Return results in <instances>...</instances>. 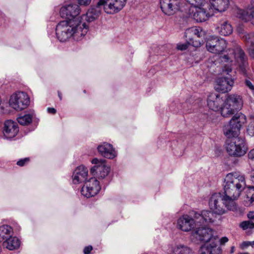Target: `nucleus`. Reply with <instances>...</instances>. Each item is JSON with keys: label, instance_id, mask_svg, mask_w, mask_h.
Returning <instances> with one entry per match:
<instances>
[{"label": "nucleus", "instance_id": "obj_1", "mask_svg": "<svg viewBox=\"0 0 254 254\" xmlns=\"http://www.w3.org/2000/svg\"><path fill=\"white\" fill-rule=\"evenodd\" d=\"M246 122L245 115L237 113L229 121V124L224 127V134L228 138L225 142V148L231 156L241 157L247 151L245 139L238 137L240 129Z\"/></svg>", "mask_w": 254, "mask_h": 254}, {"label": "nucleus", "instance_id": "obj_2", "mask_svg": "<svg viewBox=\"0 0 254 254\" xmlns=\"http://www.w3.org/2000/svg\"><path fill=\"white\" fill-rule=\"evenodd\" d=\"M210 210H204L200 212H193L194 218L200 219L206 224L213 223L218 217L225 214L228 210L237 209L235 201L226 198L221 192L213 193L209 200ZM198 221V220H197Z\"/></svg>", "mask_w": 254, "mask_h": 254}, {"label": "nucleus", "instance_id": "obj_3", "mask_svg": "<svg viewBox=\"0 0 254 254\" xmlns=\"http://www.w3.org/2000/svg\"><path fill=\"white\" fill-rule=\"evenodd\" d=\"M89 26L83 21L76 19L61 21L55 29L56 36L61 42H65L71 39L81 40L87 34Z\"/></svg>", "mask_w": 254, "mask_h": 254}, {"label": "nucleus", "instance_id": "obj_4", "mask_svg": "<svg viewBox=\"0 0 254 254\" xmlns=\"http://www.w3.org/2000/svg\"><path fill=\"white\" fill-rule=\"evenodd\" d=\"M125 5L126 0H98L95 5L91 6L86 14L80 16V19L85 23L91 22L99 16L102 8L106 13L113 14L119 12Z\"/></svg>", "mask_w": 254, "mask_h": 254}, {"label": "nucleus", "instance_id": "obj_5", "mask_svg": "<svg viewBox=\"0 0 254 254\" xmlns=\"http://www.w3.org/2000/svg\"><path fill=\"white\" fill-rule=\"evenodd\" d=\"M246 187L245 178L239 173H231L224 179V192H221L226 198L235 201Z\"/></svg>", "mask_w": 254, "mask_h": 254}, {"label": "nucleus", "instance_id": "obj_6", "mask_svg": "<svg viewBox=\"0 0 254 254\" xmlns=\"http://www.w3.org/2000/svg\"><path fill=\"white\" fill-rule=\"evenodd\" d=\"M176 2V15L180 16L185 19L188 17L193 18L198 22H202L207 20L213 15V12L209 8V11L203 8L199 7L202 5H190L185 2Z\"/></svg>", "mask_w": 254, "mask_h": 254}, {"label": "nucleus", "instance_id": "obj_7", "mask_svg": "<svg viewBox=\"0 0 254 254\" xmlns=\"http://www.w3.org/2000/svg\"><path fill=\"white\" fill-rule=\"evenodd\" d=\"M241 97L237 94H230L226 98L221 110L222 116L227 118L240 110L243 106Z\"/></svg>", "mask_w": 254, "mask_h": 254}, {"label": "nucleus", "instance_id": "obj_8", "mask_svg": "<svg viewBox=\"0 0 254 254\" xmlns=\"http://www.w3.org/2000/svg\"><path fill=\"white\" fill-rule=\"evenodd\" d=\"M223 72L226 74V76L217 79L215 88L219 92L225 93L230 91L233 86L234 78L232 74L234 72H232L231 67L226 66L224 67Z\"/></svg>", "mask_w": 254, "mask_h": 254}, {"label": "nucleus", "instance_id": "obj_9", "mask_svg": "<svg viewBox=\"0 0 254 254\" xmlns=\"http://www.w3.org/2000/svg\"><path fill=\"white\" fill-rule=\"evenodd\" d=\"M193 212L196 211L193 210L191 211L190 214L193 218L186 215L183 216L178 219V227L180 229L183 231L188 232L194 227L206 224L205 221L201 220L200 219H198V221H197V220L193 216Z\"/></svg>", "mask_w": 254, "mask_h": 254}, {"label": "nucleus", "instance_id": "obj_10", "mask_svg": "<svg viewBox=\"0 0 254 254\" xmlns=\"http://www.w3.org/2000/svg\"><path fill=\"white\" fill-rule=\"evenodd\" d=\"M30 103V99L26 93L17 92L12 94L9 100V105L16 111L26 108Z\"/></svg>", "mask_w": 254, "mask_h": 254}, {"label": "nucleus", "instance_id": "obj_11", "mask_svg": "<svg viewBox=\"0 0 254 254\" xmlns=\"http://www.w3.org/2000/svg\"><path fill=\"white\" fill-rule=\"evenodd\" d=\"M91 162L94 164L90 169V172L92 175H95L98 179H104L108 175L110 167L106 165L105 159L95 158L92 159Z\"/></svg>", "mask_w": 254, "mask_h": 254}, {"label": "nucleus", "instance_id": "obj_12", "mask_svg": "<svg viewBox=\"0 0 254 254\" xmlns=\"http://www.w3.org/2000/svg\"><path fill=\"white\" fill-rule=\"evenodd\" d=\"M227 47V43L223 38L212 36L208 38L206 43V48L210 53L219 54L223 52Z\"/></svg>", "mask_w": 254, "mask_h": 254}, {"label": "nucleus", "instance_id": "obj_13", "mask_svg": "<svg viewBox=\"0 0 254 254\" xmlns=\"http://www.w3.org/2000/svg\"><path fill=\"white\" fill-rule=\"evenodd\" d=\"M99 182L95 177L91 178L85 182L81 189V193L84 196L89 198L96 195L101 190Z\"/></svg>", "mask_w": 254, "mask_h": 254}, {"label": "nucleus", "instance_id": "obj_14", "mask_svg": "<svg viewBox=\"0 0 254 254\" xmlns=\"http://www.w3.org/2000/svg\"><path fill=\"white\" fill-rule=\"evenodd\" d=\"M204 32L200 27H192L188 28L185 32L186 41L190 45L197 47L200 46V43L196 38L203 36Z\"/></svg>", "mask_w": 254, "mask_h": 254}, {"label": "nucleus", "instance_id": "obj_15", "mask_svg": "<svg viewBox=\"0 0 254 254\" xmlns=\"http://www.w3.org/2000/svg\"><path fill=\"white\" fill-rule=\"evenodd\" d=\"M80 12L79 6L76 4H69L62 7L60 14L62 17L66 20L76 19L81 21L80 17H77Z\"/></svg>", "mask_w": 254, "mask_h": 254}, {"label": "nucleus", "instance_id": "obj_16", "mask_svg": "<svg viewBox=\"0 0 254 254\" xmlns=\"http://www.w3.org/2000/svg\"><path fill=\"white\" fill-rule=\"evenodd\" d=\"M18 124L12 120H7L4 122L2 127L3 137L4 139L11 140L19 132Z\"/></svg>", "mask_w": 254, "mask_h": 254}, {"label": "nucleus", "instance_id": "obj_17", "mask_svg": "<svg viewBox=\"0 0 254 254\" xmlns=\"http://www.w3.org/2000/svg\"><path fill=\"white\" fill-rule=\"evenodd\" d=\"M200 226L196 227L193 235L195 238L201 242H208L212 239L216 240L215 238L213 237L212 229L205 227H199Z\"/></svg>", "mask_w": 254, "mask_h": 254}, {"label": "nucleus", "instance_id": "obj_18", "mask_svg": "<svg viewBox=\"0 0 254 254\" xmlns=\"http://www.w3.org/2000/svg\"><path fill=\"white\" fill-rule=\"evenodd\" d=\"M99 153L103 157L113 159L117 156V152L113 145L106 142L100 144L97 147Z\"/></svg>", "mask_w": 254, "mask_h": 254}, {"label": "nucleus", "instance_id": "obj_19", "mask_svg": "<svg viewBox=\"0 0 254 254\" xmlns=\"http://www.w3.org/2000/svg\"><path fill=\"white\" fill-rule=\"evenodd\" d=\"M88 172L87 168L83 165L76 167L72 173V183L74 184L85 183L87 181Z\"/></svg>", "mask_w": 254, "mask_h": 254}, {"label": "nucleus", "instance_id": "obj_20", "mask_svg": "<svg viewBox=\"0 0 254 254\" xmlns=\"http://www.w3.org/2000/svg\"><path fill=\"white\" fill-rule=\"evenodd\" d=\"M207 106L208 108L214 111L221 110L222 105L224 102L220 95L216 93L210 94L207 98Z\"/></svg>", "mask_w": 254, "mask_h": 254}, {"label": "nucleus", "instance_id": "obj_21", "mask_svg": "<svg viewBox=\"0 0 254 254\" xmlns=\"http://www.w3.org/2000/svg\"><path fill=\"white\" fill-rule=\"evenodd\" d=\"M237 16L242 20L247 22L250 21L254 25V7L248 6L246 9H237Z\"/></svg>", "mask_w": 254, "mask_h": 254}, {"label": "nucleus", "instance_id": "obj_22", "mask_svg": "<svg viewBox=\"0 0 254 254\" xmlns=\"http://www.w3.org/2000/svg\"><path fill=\"white\" fill-rule=\"evenodd\" d=\"M220 247L217 246L216 240H212L211 243L202 245L199 250V254H219Z\"/></svg>", "mask_w": 254, "mask_h": 254}, {"label": "nucleus", "instance_id": "obj_23", "mask_svg": "<svg viewBox=\"0 0 254 254\" xmlns=\"http://www.w3.org/2000/svg\"><path fill=\"white\" fill-rule=\"evenodd\" d=\"M17 121L18 123L22 126H28L31 124L32 127L29 130L32 131L34 130L38 124V120L33 119V116L30 114H25L17 118Z\"/></svg>", "mask_w": 254, "mask_h": 254}, {"label": "nucleus", "instance_id": "obj_24", "mask_svg": "<svg viewBox=\"0 0 254 254\" xmlns=\"http://www.w3.org/2000/svg\"><path fill=\"white\" fill-rule=\"evenodd\" d=\"M233 54L240 67L242 69L244 68L247 64V58L244 52L240 47H237L234 49Z\"/></svg>", "mask_w": 254, "mask_h": 254}, {"label": "nucleus", "instance_id": "obj_25", "mask_svg": "<svg viewBox=\"0 0 254 254\" xmlns=\"http://www.w3.org/2000/svg\"><path fill=\"white\" fill-rule=\"evenodd\" d=\"M20 243V240L18 237L11 235L9 238L3 242V246L8 250L13 251L19 248Z\"/></svg>", "mask_w": 254, "mask_h": 254}, {"label": "nucleus", "instance_id": "obj_26", "mask_svg": "<svg viewBox=\"0 0 254 254\" xmlns=\"http://www.w3.org/2000/svg\"><path fill=\"white\" fill-rule=\"evenodd\" d=\"M174 2L175 0H160V7L164 14L172 15L175 13Z\"/></svg>", "mask_w": 254, "mask_h": 254}, {"label": "nucleus", "instance_id": "obj_27", "mask_svg": "<svg viewBox=\"0 0 254 254\" xmlns=\"http://www.w3.org/2000/svg\"><path fill=\"white\" fill-rule=\"evenodd\" d=\"M217 32L221 35L228 36L232 33V25L227 21L220 22L216 28Z\"/></svg>", "mask_w": 254, "mask_h": 254}, {"label": "nucleus", "instance_id": "obj_28", "mask_svg": "<svg viewBox=\"0 0 254 254\" xmlns=\"http://www.w3.org/2000/svg\"><path fill=\"white\" fill-rule=\"evenodd\" d=\"M171 45L170 44H167L165 45L162 46H155L152 47V50L153 51V54L155 55H160V56H166L165 53L168 54H172L173 51H171ZM151 52L150 54H152Z\"/></svg>", "mask_w": 254, "mask_h": 254}, {"label": "nucleus", "instance_id": "obj_29", "mask_svg": "<svg viewBox=\"0 0 254 254\" xmlns=\"http://www.w3.org/2000/svg\"><path fill=\"white\" fill-rule=\"evenodd\" d=\"M248 46V50L250 57L254 58V33H248L243 36Z\"/></svg>", "mask_w": 254, "mask_h": 254}, {"label": "nucleus", "instance_id": "obj_30", "mask_svg": "<svg viewBox=\"0 0 254 254\" xmlns=\"http://www.w3.org/2000/svg\"><path fill=\"white\" fill-rule=\"evenodd\" d=\"M229 3V0H218L212 11L213 13L214 10L220 12L224 11L228 8Z\"/></svg>", "mask_w": 254, "mask_h": 254}, {"label": "nucleus", "instance_id": "obj_31", "mask_svg": "<svg viewBox=\"0 0 254 254\" xmlns=\"http://www.w3.org/2000/svg\"><path fill=\"white\" fill-rule=\"evenodd\" d=\"M191 250L187 246L180 245L176 247V254H191Z\"/></svg>", "mask_w": 254, "mask_h": 254}, {"label": "nucleus", "instance_id": "obj_32", "mask_svg": "<svg viewBox=\"0 0 254 254\" xmlns=\"http://www.w3.org/2000/svg\"><path fill=\"white\" fill-rule=\"evenodd\" d=\"M240 226L244 229H253L254 228V223L250 221H245L242 222Z\"/></svg>", "mask_w": 254, "mask_h": 254}, {"label": "nucleus", "instance_id": "obj_33", "mask_svg": "<svg viewBox=\"0 0 254 254\" xmlns=\"http://www.w3.org/2000/svg\"><path fill=\"white\" fill-rule=\"evenodd\" d=\"M220 61L222 63H230L232 62V56L229 55H221L219 57Z\"/></svg>", "mask_w": 254, "mask_h": 254}, {"label": "nucleus", "instance_id": "obj_34", "mask_svg": "<svg viewBox=\"0 0 254 254\" xmlns=\"http://www.w3.org/2000/svg\"><path fill=\"white\" fill-rule=\"evenodd\" d=\"M190 5H203L204 0H185Z\"/></svg>", "mask_w": 254, "mask_h": 254}, {"label": "nucleus", "instance_id": "obj_35", "mask_svg": "<svg viewBox=\"0 0 254 254\" xmlns=\"http://www.w3.org/2000/svg\"><path fill=\"white\" fill-rule=\"evenodd\" d=\"M249 246L254 248V241H245L241 244V248L244 250Z\"/></svg>", "mask_w": 254, "mask_h": 254}, {"label": "nucleus", "instance_id": "obj_36", "mask_svg": "<svg viewBox=\"0 0 254 254\" xmlns=\"http://www.w3.org/2000/svg\"><path fill=\"white\" fill-rule=\"evenodd\" d=\"M29 160L30 159L28 157L21 159L17 162L16 164L19 166L22 167L27 164L29 162Z\"/></svg>", "mask_w": 254, "mask_h": 254}, {"label": "nucleus", "instance_id": "obj_37", "mask_svg": "<svg viewBox=\"0 0 254 254\" xmlns=\"http://www.w3.org/2000/svg\"><path fill=\"white\" fill-rule=\"evenodd\" d=\"M247 132L250 136L254 135V126L253 124H250L248 126Z\"/></svg>", "mask_w": 254, "mask_h": 254}, {"label": "nucleus", "instance_id": "obj_38", "mask_svg": "<svg viewBox=\"0 0 254 254\" xmlns=\"http://www.w3.org/2000/svg\"><path fill=\"white\" fill-rule=\"evenodd\" d=\"M189 45H190L186 41L185 43L178 44L177 49L181 51L185 50L188 48Z\"/></svg>", "mask_w": 254, "mask_h": 254}, {"label": "nucleus", "instance_id": "obj_39", "mask_svg": "<svg viewBox=\"0 0 254 254\" xmlns=\"http://www.w3.org/2000/svg\"><path fill=\"white\" fill-rule=\"evenodd\" d=\"M166 136H167V135H165V136L163 135H160L158 137V140H157V143L158 147H161L162 143H163V142L167 141L166 140Z\"/></svg>", "mask_w": 254, "mask_h": 254}, {"label": "nucleus", "instance_id": "obj_40", "mask_svg": "<svg viewBox=\"0 0 254 254\" xmlns=\"http://www.w3.org/2000/svg\"><path fill=\"white\" fill-rule=\"evenodd\" d=\"M91 0H78V3L80 5L85 6L88 5L90 3Z\"/></svg>", "mask_w": 254, "mask_h": 254}, {"label": "nucleus", "instance_id": "obj_41", "mask_svg": "<svg viewBox=\"0 0 254 254\" xmlns=\"http://www.w3.org/2000/svg\"><path fill=\"white\" fill-rule=\"evenodd\" d=\"M169 103L168 104V110L171 112H174L175 110V106L174 104V100H172L169 101Z\"/></svg>", "mask_w": 254, "mask_h": 254}, {"label": "nucleus", "instance_id": "obj_42", "mask_svg": "<svg viewBox=\"0 0 254 254\" xmlns=\"http://www.w3.org/2000/svg\"><path fill=\"white\" fill-rule=\"evenodd\" d=\"M93 248L91 246L85 247L83 250L84 254H90Z\"/></svg>", "mask_w": 254, "mask_h": 254}, {"label": "nucleus", "instance_id": "obj_43", "mask_svg": "<svg viewBox=\"0 0 254 254\" xmlns=\"http://www.w3.org/2000/svg\"><path fill=\"white\" fill-rule=\"evenodd\" d=\"M13 228V231L15 230V231H19L20 230V226L16 222H14L12 224V226H11Z\"/></svg>", "mask_w": 254, "mask_h": 254}, {"label": "nucleus", "instance_id": "obj_44", "mask_svg": "<svg viewBox=\"0 0 254 254\" xmlns=\"http://www.w3.org/2000/svg\"><path fill=\"white\" fill-rule=\"evenodd\" d=\"M210 4L209 9L211 10L213 9V7L216 5V3L218 1V0H209Z\"/></svg>", "mask_w": 254, "mask_h": 254}, {"label": "nucleus", "instance_id": "obj_45", "mask_svg": "<svg viewBox=\"0 0 254 254\" xmlns=\"http://www.w3.org/2000/svg\"><path fill=\"white\" fill-rule=\"evenodd\" d=\"M245 84L251 90L254 87V85L249 80L246 79L245 80Z\"/></svg>", "mask_w": 254, "mask_h": 254}, {"label": "nucleus", "instance_id": "obj_46", "mask_svg": "<svg viewBox=\"0 0 254 254\" xmlns=\"http://www.w3.org/2000/svg\"><path fill=\"white\" fill-rule=\"evenodd\" d=\"M228 241V238L226 237H223L220 239L219 240V242L220 245H224Z\"/></svg>", "mask_w": 254, "mask_h": 254}, {"label": "nucleus", "instance_id": "obj_47", "mask_svg": "<svg viewBox=\"0 0 254 254\" xmlns=\"http://www.w3.org/2000/svg\"><path fill=\"white\" fill-rule=\"evenodd\" d=\"M248 157L251 160L254 159V148L252 149L248 153Z\"/></svg>", "mask_w": 254, "mask_h": 254}, {"label": "nucleus", "instance_id": "obj_48", "mask_svg": "<svg viewBox=\"0 0 254 254\" xmlns=\"http://www.w3.org/2000/svg\"><path fill=\"white\" fill-rule=\"evenodd\" d=\"M47 111L49 113L52 114H55L57 112V110L55 108L51 107L47 108Z\"/></svg>", "mask_w": 254, "mask_h": 254}, {"label": "nucleus", "instance_id": "obj_49", "mask_svg": "<svg viewBox=\"0 0 254 254\" xmlns=\"http://www.w3.org/2000/svg\"><path fill=\"white\" fill-rule=\"evenodd\" d=\"M247 216H248V217L250 219L254 220V211H251V212H249Z\"/></svg>", "mask_w": 254, "mask_h": 254}, {"label": "nucleus", "instance_id": "obj_50", "mask_svg": "<svg viewBox=\"0 0 254 254\" xmlns=\"http://www.w3.org/2000/svg\"><path fill=\"white\" fill-rule=\"evenodd\" d=\"M58 95L59 98V99L61 101L63 99V96L62 93L60 91H58Z\"/></svg>", "mask_w": 254, "mask_h": 254}, {"label": "nucleus", "instance_id": "obj_51", "mask_svg": "<svg viewBox=\"0 0 254 254\" xmlns=\"http://www.w3.org/2000/svg\"><path fill=\"white\" fill-rule=\"evenodd\" d=\"M250 203H251V204H252L254 202V194H253L252 195V196H251V197L250 199Z\"/></svg>", "mask_w": 254, "mask_h": 254}, {"label": "nucleus", "instance_id": "obj_52", "mask_svg": "<svg viewBox=\"0 0 254 254\" xmlns=\"http://www.w3.org/2000/svg\"><path fill=\"white\" fill-rule=\"evenodd\" d=\"M251 178L252 181L254 183V171L252 173Z\"/></svg>", "mask_w": 254, "mask_h": 254}, {"label": "nucleus", "instance_id": "obj_53", "mask_svg": "<svg viewBox=\"0 0 254 254\" xmlns=\"http://www.w3.org/2000/svg\"><path fill=\"white\" fill-rule=\"evenodd\" d=\"M175 252V249L173 248H171V250H169V253H174Z\"/></svg>", "mask_w": 254, "mask_h": 254}, {"label": "nucleus", "instance_id": "obj_54", "mask_svg": "<svg viewBox=\"0 0 254 254\" xmlns=\"http://www.w3.org/2000/svg\"><path fill=\"white\" fill-rule=\"evenodd\" d=\"M234 247H232L231 250V253H233L234 252Z\"/></svg>", "mask_w": 254, "mask_h": 254}, {"label": "nucleus", "instance_id": "obj_55", "mask_svg": "<svg viewBox=\"0 0 254 254\" xmlns=\"http://www.w3.org/2000/svg\"><path fill=\"white\" fill-rule=\"evenodd\" d=\"M238 254H249L248 253H239Z\"/></svg>", "mask_w": 254, "mask_h": 254}, {"label": "nucleus", "instance_id": "obj_56", "mask_svg": "<svg viewBox=\"0 0 254 254\" xmlns=\"http://www.w3.org/2000/svg\"><path fill=\"white\" fill-rule=\"evenodd\" d=\"M251 90H252V92H253V94H254V87L253 88H252V89H251Z\"/></svg>", "mask_w": 254, "mask_h": 254}, {"label": "nucleus", "instance_id": "obj_57", "mask_svg": "<svg viewBox=\"0 0 254 254\" xmlns=\"http://www.w3.org/2000/svg\"><path fill=\"white\" fill-rule=\"evenodd\" d=\"M170 65H171V66H172L173 67V64H171Z\"/></svg>", "mask_w": 254, "mask_h": 254}, {"label": "nucleus", "instance_id": "obj_58", "mask_svg": "<svg viewBox=\"0 0 254 254\" xmlns=\"http://www.w3.org/2000/svg\"><path fill=\"white\" fill-rule=\"evenodd\" d=\"M252 189H253V190H254V187H252Z\"/></svg>", "mask_w": 254, "mask_h": 254}, {"label": "nucleus", "instance_id": "obj_59", "mask_svg": "<svg viewBox=\"0 0 254 254\" xmlns=\"http://www.w3.org/2000/svg\"><path fill=\"white\" fill-rule=\"evenodd\" d=\"M127 3V0H126V3Z\"/></svg>", "mask_w": 254, "mask_h": 254}]
</instances>
